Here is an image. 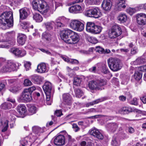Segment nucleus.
<instances>
[{
	"instance_id": "1",
	"label": "nucleus",
	"mask_w": 146,
	"mask_h": 146,
	"mask_svg": "<svg viewBox=\"0 0 146 146\" xmlns=\"http://www.w3.org/2000/svg\"><path fill=\"white\" fill-rule=\"evenodd\" d=\"M33 9L40 12L44 15L47 17L52 13L54 7H49L45 1L42 0H34L32 2Z\"/></svg>"
},
{
	"instance_id": "2",
	"label": "nucleus",
	"mask_w": 146,
	"mask_h": 146,
	"mask_svg": "<svg viewBox=\"0 0 146 146\" xmlns=\"http://www.w3.org/2000/svg\"><path fill=\"white\" fill-rule=\"evenodd\" d=\"M62 39L66 42L70 44L77 43L79 37L78 34L68 29L62 30L60 33Z\"/></svg>"
},
{
	"instance_id": "3",
	"label": "nucleus",
	"mask_w": 146,
	"mask_h": 146,
	"mask_svg": "<svg viewBox=\"0 0 146 146\" xmlns=\"http://www.w3.org/2000/svg\"><path fill=\"white\" fill-rule=\"evenodd\" d=\"M0 24L3 29H5L13 25V17L11 11L5 12L0 16Z\"/></svg>"
},
{
	"instance_id": "4",
	"label": "nucleus",
	"mask_w": 146,
	"mask_h": 146,
	"mask_svg": "<svg viewBox=\"0 0 146 146\" xmlns=\"http://www.w3.org/2000/svg\"><path fill=\"white\" fill-rule=\"evenodd\" d=\"M102 26L96 25L94 22H88L86 23V31L92 34H99L102 31Z\"/></svg>"
},
{
	"instance_id": "5",
	"label": "nucleus",
	"mask_w": 146,
	"mask_h": 146,
	"mask_svg": "<svg viewBox=\"0 0 146 146\" xmlns=\"http://www.w3.org/2000/svg\"><path fill=\"white\" fill-rule=\"evenodd\" d=\"M107 62L109 67L113 71H117L122 67L120 61L117 58H111L108 60Z\"/></svg>"
},
{
	"instance_id": "6",
	"label": "nucleus",
	"mask_w": 146,
	"mask_h": 146,
	"mask_svg": "<svg viewBox=\"0 0 146 146\" xmlns=\"http://www.w3.org/2000/svg\"><path fill=\"white\" fill-rule=\"evenodd\" d=\"M106 83V80L103 79L90 81L88 84V88L91 90L100 89V87L104 86Z\"/></svg>"
},
{
	"instance_id": "7",
	"label": "nucleus",
	"mask_w": 146,
	"mask_h": 146,
	"mask_svg": "<svg viewBox=\"0 0 146 146\" xmlns=\"http://www.w3.org/2000/svg\"><path fill=\"white\" fill-rule=\"evenodd\" d=\"M122 31L121 27L117 25H113L108 32L109 37L111 38H114L121 34Z\"/></svg>"
},
{
	"instance_id": "8",
	"label": "nucleus",
	"mask_w": 146,
	"mask_h": 146,
	"mask_svg": "<svg viewBox=\"0 0 146 146\" xmlns=\"http://www.w3.org/2000/svg\"><path fill=\"white\" fill-rule=\"evenodd\" d=\"M70 27L73 29L79 32L83 31L84 28L83 23L77 19L72 20L70 24Z\"/></svg>"
},
{
	"instance_id": "9",
	"label": "nucleus",
	"mask_w": 146,
	"mask_h": 146,
	"mask_svg": "<svg viewBox=\"0 0 146 146\" xmlns=\"http://www.w3.org/2000/svg\"><path fill=\"white\" fill-rule=\"evenodd\" d=\"M15 43V40L14 38H11L7 40L4 39L2 34L0 35V48H7L11 45H13Z\"/></svg>"
},
{
	"instance_id": "10",
	"label": "nucleus",
	"mask_w": 146,
	"mask_h": 146,
	"mask_svg": "<svg viewBox=\"0 0 146 146\" xmlns=\"http://www.w3.org/2000/svg\"><path fill=\"white\" fill-rule=\"evenodd\" d=\"M85 15L88 17L98 18L102 15L100 10L98 7L90 9L86 11Z\"/></svg>"
},
{
	"instance_id": "11",
	"label": "nucleus",
	"mask_w": 146,
	"mask_h": 146,
	"mask_svg": "<svg viewBox=\"0 0 146 146\" xmlns=\"http://www.w3.org/2000/svg\"><path fill=\"white\" fill-rule=\"evenodd\" d=\"M32 99L31 95L25 89L20 96L18 98L19 102H27L31 101Z\"/></svg>"
},
{
	"instance_id": "12",
	"label": "nucleus",
	"mask_w": 146,
	"mask_h": 146,
	"mask_svg": "<svg viewBox=\"0 0 146 146\" xmlns=\"http://www.w3.org/2000/svg\"><path fill=\"white\" fill-rule=\"evenodd\" d=\"M69 21L68 19L64 16L59 17L55 20V26L57 28L64 27Z\"/></svg>"
},
{
	"instance_id": "13",
	"label": "nucleus",
	"mask_w": 146,
	"mask_h": 146,
	"mask_svg": "<svg viewBox=\"0 0 146 146\" xmlns=\"http://www.w3.org/2000/svg\"><path fill=\"white\" fill-rule=\"evenodd\" d=\"M43 88L48 100L50 97V95H53L52 86L51 83L48 81L45 82Z\"/></svg>"
},
{
	"instance_id": "14",
	"label": "nucleus",
	"mask_w": 146,
	"mask_h": 146,
	"mask_svg": "<svg viewBox=\"0 0 146 146\" xmlns=\"http://www.w3.org/2000/svg\"><path fill=\"white\" fill-rule=\"evenodd\" d=\"M16 69L15 64L11 61H8L5 62L3 67V70L4 72H10L15 71Z\"/></svg>"
},
{
	"instance_id": "15",
	"label": "nucleus",
	"mask_w": 146,
	"mask_h": 146,
	"mask_svg": "<svg viewBox=\"0 0 146 146\" xmlns=\"http://www.w3.org/2000/svg\"><path fill=\"white\" fill-rule=\"evenodd\" d=\"M137 23L140 25H146V14L143 13L137 14L136 16Z\"/></svg>"
},
{
	"instance_id": "16",
	"label": "nucleus",
	"mask_w": 146,
	"mask_h": 146,
	"mask_svg": "<svg viewBox=\"0 0 146 146\" xmlns=\"http://www.w3.org/2000/svg\"><path fill=\"white\" fill-rule=\"evenodd\" d=\"M126 5L125 0H117L115 2V9L117 11H121L125 8Z\"/></svg>"
},
{
	"instance_id": "17",
	"label": "nucleus",
	"mask_w": 146,
	"mask_h": 146,
	"mask_svg": "<svg viewBox=\"0 0 146 146\" xmlns=\"http://www.w3.org/2000/svg\"><path fill=\"white\" fill-rule=\"evenodd\" d=\"M65 139L64 136L62 135H59L54 139V143L57 146H62L65 144Z\"/></svg>"
},
{
	"instance_id": "18",
	"label": "nucleus",
	"mask_w": 146,
	"mask_h": 146,
	"mask_svg": "<svg viewBox=\"0 0 146 146\" xmlns=\"http://www.w3.org/2000/svg\"><path fill=\"white\" fill-rule=\"evenodd\" d=\"M11 52L15 56L19 57H23L26 54L25 50H20L18 48H12L11 50Z\"/></svg>"
},
{
	"instance_id": "19",
	"label": "nucleus",
	"mask_w": 146,
	"mask_h": 146,
	"mask_svg": "<svg viewBox=\"0 0 146 146\" xmlns=\"http://www.w3.org/2000/svg\"><path fill=\"white\" fill-rule=\"evenodd\" d=\"M16 109L20 117L23 118L25 116L27 109L24 105H19L17 106Z\"/></svg>"
},
{
	"instance_id": "20",
	"label": "nucleus",
	"mask_w": 146,
	"mask_h": 146,
	"mask_svg": "<svg viewBox=\"0 0 146 146\" xmlns=\"http://www.w3.org/2000/svg\"><path fill=\"white\" fill-rule=\"evenodd\" d=\"M89 133L90 135L99 139H102L103 136L101 133L97 129L93 128L89 130Z\"/></svg>"
},
{
	"instance_id": "21",
	"label": "nucleus",
	"mask_w": 146,
	"mask_h": 146,
	"mask_svg": "<svg viewBox=\"0 0 146 146\" xmlns=\"http://www.w3.org/2000/svg\"><path fill=\"white\" fill-rule=\"evenodd\" d=\"M30 79L34 84H41L44 78L42 76L36 74H34L29 77Z\"/></svg>"
},
{
	"instance_id": "22",
	"label": "nucleus",
	"mask_w": 146,
	"mask_h": 146,
	"mask_svg": "<svg viewBox=\"0 0 146 146\" xmlns=\"http://www.w3.org/2000/svg\"><path fill=\"white\" fill-rule=\"evenodd\" d=\"M48 70L45 63H42L37 66L36 71L39 73H42L47 72Z\"/></svg>"
},
{
	"instance_id": "23",
	"label": "nucleus",
	"mask_w": 146,
	"mask_h": 146,
	"mask_svg": "<svg viewBox=\"0 0 146 146\" xmlns=\"http://www.w3.org/2000/svg\"><path fill=\"white\" fill-rule=\"evenodd\" d=\"M112 4L110 0H104L102 4V7L105 11H108L111 9Z\"/></svg>"
},
{
	"instance_id": "24",
	"label": "nucleus",
	"mask_w": 146,
	"mask_h": 146,
	"mask_svg": "<svg viewBox=\"0 0 146 146\" xmlns=\"http://www.w3.org/2000/svg\"><path fill=\"white\" fill-rule=\"evenodd\" d=\"M63 101L65 104L70 105L71 104L72 99L71 95L68 93L64 94L62 95Z\"/></svg>"
},
{
	"instance_id": "25",
	"label": "nucleus",
	"mask_w": 146,
	"mask_h": 146,
	"mask_svg": "<svg viewBox=\"0 0 146 146\" xmlns=\"http://www.w3.org/2000/svg\"><path fill=\"white\" fill-rule=\"evenodd\" d=\"M33 141L30 137H26L22 139L20 141V146H31Z\"/></svg>"
},
{
	"instance_id": "26",
	"label": "nucleus",
	"mask_w": 146,
	"mask_h": 146,
	"mask_svg": "<svg viewBox=\"0 0 146 146\" xmlns=\"http://www.w3.org/2000/svg\"><path fill=\"white\" fill-rule=\"evenodd\" d=\"M81 6L78 5H76L72 6L69 8V12L71 13H78L82 11Z\"/></svg>"
},
{
	"instance_id": "27",
	"label": "nucleus",
	"mask_w": 146,
	"mask_h": 146,
	"mask_svg": "<svg viewBox=\"0 0 146 146\" xmlns=\"http://www.w3.org/2000/svg\"><path fill=\"white\" fill-rule=\"evenodd\" d=\"M20 17L22 19L26 18L29 15V10L26 8L19 10Z\"/></svg>"
},
{
	"instance_id": "28",
	"label": "nucleus",
	"mask_w": 146,
	"mask_h": 146,
	"mask_svg": "<svg viewBox=\"0 0 146 146\" xmlns=\"http://www.w3.org/2000/svg\"><path fill=\"white\" fill-rule=\"evenodd\" d=\"M118 127V125L115 123H109L107 125L108 130L112 132H114L116 131Z\"/></svg>"
},
{
	"instance_id": "29",
	"label": "nucleus",
	"mask_w": 146,
	"mask_h": 146,
	"mask_svg": "<svg viewBox=\"0 0 146 146\" xmlns=\"http://www.w3.org/2000/svg\"><path fill=\"white\" fill-rule=\"evenodd\" d=\"M117 19L120 23H124L127 21L128 17L125 14L121 13L118 15L117 17Z\"/></svg>"
},
{
	"instance_id": "30",
	"label": "nucleus",
	"mask_w": 146,
	"mask_h": 146,
	"mask_svg": "<svg viewBox=\"0 0 146 146\" xmlns=\"http://www.w3.org/2000/svg\"><path fill=\"white\" fill-rule=\"evenodd\" d=\"M26 36L24 34H19L17 36V41L18 43L21 45L24 44L26 40Z\"/></svg>"
},
{
	"instance_id": "31",
	"label": "nucleus",
	"mask_w": 146,
	"mask_h": 146,
	"mask_svg": "<svg viewBox=\"0 0 146 146\" xmlns=\"http://www.w3.org/2000/svg\"><path fill=\"white\" fill-rule=\"evenodd\" d=\"M21 90L20 87L19 85H14L10 87L9 90L10 92L13 93H16L19 92Z\"/></svg>"
},
{
	"instance_id": "32",
	"label": "nucleus",
	"mask_w": 146,
	"mask_h": 146,
	"mask_svg": "<svg viewBox=\"0 0 146 146\" xmlns=\"http://www.w3.org/2000/svg\"><path fill=\"white\" fill-rule=\"evenodd\" d=\"M106 100V98L103 97L97 99L92 102L86 104V106L88 107L90 106H93L94 104L98 103L99 102H103Z\"/></svg>"
},
{
	"instance_id": "33",
	"label": "nucleus",
	"mask_w": 146,
	"mask_h": 146,
	"mask_svg": "<svg viewBox=\"0 0 146 146\" xmlns=\"http://www.w3.org/2000/svg\"><path fill=\"white\" fill-rule=\"evenodd\" d=\"M21 27L23 29H25L26 32L29 31V29L30 27V23L29 22L24 21L20 24Z\"/></svg>"
},
{
	"instance_id": "34",
	"label": "nucleus",
	"mask_w": 146,
	"mask_h": 146,
	"mask_svg": "<svg viewBox=\"0 0 146 146\" xmlns=\"http://www.w3.org/2000/svg\"><path fill=\"white\" fill-rule=\"evenodd\" d=\"M51 35L50 33L46 32L44 33L42 35V38L46 41H50L51 40Z\"/></svg>"
},
{
	"instance_id": "35",
	"label": "nucleus",
	"mask_w": 146,
	"mask_h": 146,
	"mask_svg": "<svg viewBox=\"0 0 146 146\" xmlns=\"http://www.w3.org/2000/svg\"><path fill=\"white\" fill-rule=\"evenodd\" d=\"M111 144L113 146H119L120 144V142L118 138L113 137L112 139Z\"/></svg>"
},
{
	"instance_id": "36",
	"label": "nucleus",
	"mask_w": 146,
	"mask_h": 146,
	"mask_svg": "<svg viewBox=\"0 0 146 146\" xmlns=\"http://www.w3.org/2000/svg\"><path fill=\"white\" fill-rule=\"evenodd\" d=\"M28 110L31 115L35 113L37 111V108L34 105H29L28 106Z\"/></svg>"
},
{
	"instance_id": "37",
	"label": "nucleus",
	"mask_w": 146,
	"mask_h": 146,
	"mask_svg": "<svg viewBox=\"0 0 146 146\" xmlns=\"http://www.w3.org/2000/svg\"><path fill=\"white\" fill-rule=\"evenodd\" d=\"M12 104L9 102H5L2 104L1 108L3 109L6 110L11 108L12 107Z\"/></svg>"
},
{
	"instance_id": "38",
	"label": "nucleus",
	"mask_w": 146,
	"mask_h": 146,
	"mask_svg": "<svg viewBox=\"0 0 146 146\" xmlns=\"http://www.w3.org/2000/svg\"><path fill=\"white\" fill-rule=\"evenodd\" d=\"M44 24L47 29L48 30H51L53 29L54 25H55V21L45 23Z\"/></svg>"
},
{
	"instance_id": "39",
	"label": "nucleus",
	"mask_w": 146,
	"mask_h": 146,
	"mask_svg": "<svg viewBox=\"0 0 146 146\" xmlns=\"http://www.w3.org/2000/svg\"><path fill=\"white\" fill-rule=\"evenodd\" d=\"M33 18L36 22H40L42 21L43 18L41 15L39 14L35 13L33 16Z\"/></svg>"
},
{
	"instance_id": "40",
	"label": "nucleus",
	"mask_w": 146,
	"mask_h": 146,
	"mask_svg": "<svg viewBox=\"0 0 146 146\" xmlns=\"http://www.w3.org/2000/svg\"><path fill=\"white\" fill-rule=\"evenodd\" d=\"M74 92L77 98H80L84 94L83 92L81 90L78 88L75 89Z\"/></svg>"
},
{
	"instance_id": "41",
	"label": "nucleus",
	"mask_w": 146,
	"mask_h": 146,
	"mask_svg": "<svg viewBox=\"0 0 146 146\" xmlns=\"http://www.w3.org/2000/svg\"><path fill=\"white\" fill-rule=\"evenodd\" d=\"M142 76V74L138 71L135 72L134 75V78L137 81L140 80Z\"/></svg>"
},
{
	"instance_id": "42",
	"label": "nucleus",
	"mask_w": 146,
	"mask_h": 146,
	"mask_svg": "<svg viewBox=\"0 0 146 146\" xmlns=\"http://www.w3.org/2000/svg\"><path fill=\"white\" fill-rule=\"evenodd\" d=\"M81 81V79L80 78L77 77H75L74 78L73 84L75 86H79Z\"/></svg>"
},
{
	"instance_id": "43",
	"label": "nucleus",
	"mask_w": 146,
	"mask_h": 146,
	"mask_svg": "<svg viewBox=\"0 0 146 146\" xmlns=\"http://www.w3.org/2000/svg\"><path fill=\"white\" fill-rule=\"evenodd\" d=\"M22 0H10V4L11 6H17L22 2Z\"/></svg>"
},
{
	"instance_id": "44",
	"label": "nucleus",
	"mask_w": 146,
	"mask_h": 146,
	"mask_svg": "<svg viewBox=\"0 0 146 146\" xmlns=\"http://www.w3.org/2000/svg\"><path fill=\"white\" fill-rule=\"evenodd\" d=\"M132 111V109L130 107H123L121 109V111L124 113H127Z\"/></svg>"
},
{
	"instance_id": "45",
	"label": "nucleus",
	"mask_w": 146,
	"mask_h": 146,
	"mask_svg": "<svg viewBox=\"0 0 146 146\" xmlns=\"http://www.w3.org/2000/svg\"><path fill=\"white\" fill-rule=\"evenodd\" d=\"M101 0H86L87 2L91 5L98 4Z\"/></svg>"
},
{
	"instance_id": "46",
	"label": "nucleus",
	"mask_w": 146,
	"mask_h": 146,
	"mask_svg": "<svg viewBox=\"0 0 146 146\" xmlns=\"http://www.w3.org/2000/svg\"><path fill=\"white\" fill-rule=\"evenodd\" d=\"M23 84L25 86H31L33 83L31 81L28 79H25L24 80Z\"/></svg>"
},
{
	"instance_id": "47",
	"label": "nucleus",
	"mask_w": 146,
	"mask_h": 146,
	"mask_svg": "<svg viewBox=\"0 0 146 146\" xmlns=\"http://www.w3.org/2000/svg\"><path fill=\"white\" fill-rule=\"evenodd\" d=\"M139 64H142L145 61V57L142 56L136 59Z\"/></svg>"
},
{
	"instance_id": "48",
	"label": "nucleus",
	"mask_w": 146,
	"mask_h": 146,
	"mask_svg": "<svg viewBox=\"0 0 146 146\" xmlns=\"http://www.w3.org/2000/svg\"><path fill=\"white\" fill-rule=\"evenodd\" d=\"M32 130L34 132L38 133L41 132L42 129L38 126H35L33 127Z\"/></svg>"
},
{
	"instance_id": "49",
	"label": "nucleus",
	"mask_w": 146,
	"mask_h": 146,
	"mask_svg": "<svg viewBox=\"0 0 146 146\" xmlns=\"http://www.w3.org/2000/svg\"><path fill=\"white\" fill-rule=\"evenodd\" d=\"M126 12L130 15H132L135 12V10L134 8L129 7L126 9Z\"/></svg>"
},
{
	"instance_id": "50",
	"label": "nucleus",
	"mask_w": 146,
	"mask_h": 146,
	"mask_svg": "<svg viewBox=\"0 0 146 146\" xmlns=\"http://www.w3.org/2000/svg\"><path fill=\"white\" fill-rule=\"evenodd\" d=\"M137 8L139 10L143 9L146 10V3L139 5L137 6Z\"/></svg>"
},
{
	"instance_id": "51",
	"label": "nucleus",
	"mask_w": 146,
	"mask_h": 146,
	"mask_svg": "<svg viewBox=\"0 0 146 146\" xmlns=\"http://www.w3.org/2000/svg\"><path fill=\"white\" fill-rule=\"evenodd\" d=\"M89 41L92 44H95L98 42L97 39L94 37H90L89 38Z\"/></svg>"
},
{
	"instance_id": "52",
	"label": "nucleus",
	"mask_w": 146,
	"mask_h": 146,
	"mask_svg": "<svg viewBox=\"0 0 146 146\" xmlns=\"http://www.w3.org/2000/svg\"><path fill=\"white\" fill-rule=\"evenodd\" d=\"M130 103L132 105H137L138 104V100L136 98H134L130 101Z\"/></svg>"
},
{
	"instance_id": "53",
	"label": "nucleus",
	"mask_w": 146,
	"mask_h": 146,
	"mask_svg": "<svg viewBox=\"0 0 146 146\" xmlns=\"http://www.w3.org/2000/svg\"><path fill=\"white\" fill-rule=\"evenodd\" d=\"M31 63L29 62H25V67L27 71L29 70L31 68Z\"/></svg>"
},
{
	"instance_id": "54",
	"label": "nucleus",
	"mask_w": 146,
	"mask_h": 146,
	"mask_svg": "<svg viewBox=\"0 0 146 146\" xmlns=\"http://www.w3.org/2000/svg\"><path fill=\"white\" fill-rule=\"evenodd\" d=\"M96 50L100 53H104V49L99 46L96 47Z\"/></svg>"
},
{
	"instance_id": "55",
	"label": "nucleus",
	"mask_w": 146,
	"mask_h": 146,
	"mask_svg": "<svg viewBox=\"0 0 146 146\" xmlns=\"http://www.w3.org/2000/svg\"><path fill=\"white\" fill-rule=\"evenodd\" d=\"M53 96V95H50V97L49 98L48 100H47V97L46 96V103L48 105H50L51 104L52 102V97Z\"/></svg>"
},
{
	"instance_id": "56",
	"label": "nucleus",
	"mask_w": 146,
	"mask_h": 146,
	"mask_svg": "<svg viewBox=\"0 0 146 146\" xmlns=\"http://www.w3.org/2000/svg\"><path fill=\"white\" fill-rule=\"evenodd\" d=\"M4 128L2 130V132L5 131L7 129L8 127V121L7 120H6L4 121Z\"/></svg>"
},
{
	"instance_id": "57",
	"label": "nucleus",
	"mask_w": 146,
	"mask_h": 146,
	"mask_svg": "<svg viewBox=\"0 0 146 146\" xmlns=\"http://www.w3.org/2000/svg\"><path fill=\"white\" fill-rule=\"evenodd\" d=\"M36 88L35 86H33L27 89H25L27 91L29 92H30L31 94V93L35 90H36Z\"/></svg>"
},
{
	"instance_id": "58",
	"label": "nucleus",
	"mask_w": 146,
	"mask_h": 146,
	"mask_svg": "<svg viewBox=\"0 0 146 146\" xmlns=\"http://www.w3.org/2000/svg\"><path fill=\"white\" fill-rule=\"evenodd\" d=\"M67 138L68 139V142L69 143L73 142L75 141V140L72 138L71 136L68 134H67L66 136Z\"/></svg>"
},
{
	"instance_id": "59",
	"label": "nucleus",
	"mask_w": 146,
	"mask_h": 146,
	"mask_svg": "<svg viewBox=\"0 0 146 146\" xmlns=\"http://www.w3.org/2000/svg\"><path fill=\"white\" fill-rule=\"evenodd\" d=\"M72 128L75 132H77L80 130L79 128L76 124L74 123L72 125Z\"/></svg>"
},
{
	"instance_id": "60",
	"label": "nucleus",
	"mask_w": 146,
	"mask_h": 146,
	"mask_svg": "<svg viewBox=\"0 0 146 146\" xmlns=\"http://www.w3.org/2000/svg\"><path fill=\"white\" fill-rule=\"evenodd\" d=\"M138 52L137 48L135 47L131 50V53L132 54H136Z\"/></svg>"
},
{
	"instance_id": "61",
	"label": "nucleus",
	"mask_w": 146,
	"mask_h": 146,
	"mask_svg": "<svg viewBox=\"0 0 146 146\" xmlns=\"http://www.w3.org/2000/svg\"><path fill=\"white\" fill-rule=\"evenodd\" d=\"M138 69L139 70L143 72H146V65L141 66L138 67Z\"/></svg>"
},
{
	"instance_id": "62",
	"label": "nucleus",
	"mask_w": 146,
	"mask_h": 146,
	"mask_svg": "<svg viewBox=\"0 0 146 146\" xmlns=\"http://www.w3.org/2000/svg\"><path fill=\"white\" fill-rule=\"evenodd\" d=\"M73 64H77L78 63V61L76 59H70L69 62Z\"/></svg>"
},
{
	"instance_id": "63",
	"label": "nucleus",
	"mask_w": 146,
	"mask_h": 146,
	"mask_svg": "<svg viewBox=\"0 0 146 146\" xmlns=\"http://www.w3.org/2000/svg\"><path fill=\"white\" fill-rule=\"evenodd\" d=\"M59 62L56 61L54 58H52L51 59V64L53 65L55 64H59Z\"/></svg>"
},
{
	"instance_id": "64",
	"label": "nucleus",
	"mask_w": 146,
	"mask_h": 146,
	"mask_svg": "<svg viewBox=\"0 0 146 146\" xmlns=\"http://www.w3.org/2000/svg\"><path fill=\"white\" fill-rule=\"evenodd\" d=\"M62 114V112L60 110H56L55 112V114L58 117L60 116Z\"/></svg>"
}]
</instances>
